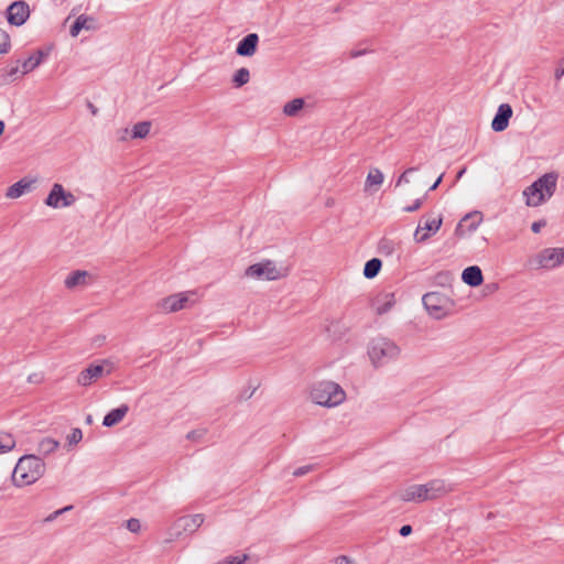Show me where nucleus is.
I'll use <instances>...</instances> for the list:
<instances>
[{
	"label": "nucleus",
	"mask_w": 564,
	"mask_h": 564,
	"mask_svg": "<svg viewBox=\"0 0 564 564\" xmlns=\"http://www.w3.org/2000/svg\"><path fill=\"white\" fill-rule=\"evenodd\" d=\"M32 183H33V181H31V180L22 178V180L18 181L17 183L12 184L8 188L6 196L8 198H12V199L19 198L24 193H26L28 191L31 189Z\"/></svg>",
	"instance_id": "obj_20"
},
{
	"label": "nucleus",
	"mask_w": 564,
	"mask_h": 564,
	"mask_svg": "<svg viewBox=\"0 0 564 564\" xmlns=\"http://www.w3.org/2000/svg\"><path fill=\"white\" fill-rule=\"evenodd\" d=\"M556 184V173L551 172L539 177L523 191V196L527 198V205L538 207L546 202L554 195Z\"/></svg>",
	"instance_id": "obj_3"
},
{
	"label": "nucleus",
	"mask_w": 564,
	"mask_h": 564,
	"mask_svg": "<svg viewBox=\"0 0 564 564\" xmlns=\"http://www.w3.org/2000/svg\"><path fill=\"white\" fill-rule=\"evenodd\" d=\"M334 564H357L352 558L346 555H339L334 558Z\"/></svg>",
	"instance_id": "obj_41"
},
{
	"label": "nucleus",
	"mask_w": 564,
	"mask_h": 564,
	"mask_svg": "<svg viewBox=\"0 0 564 564\" xmlns=\"http://www.w3.org/2000/svg\"><path fill=\"white\" fill-rule=\"evenodd\" d=\"M247 560V556L243 555L242 557L235 556V557H228L226 558L224 564H243Z\"/></svg>",
	"instance_id": "obj_42"
},
{
	"label": "nucleus",
	"mask_w": 564,
	"mask_h": 564,
	"mask_svg": "<svg viewBox=\"0 0 564 564\" xmlns=\"http://www.w3.org/2000/svg\"><path fill=\"white\" fill-rule=\"evenodd\" d=\"M129 411L128 404H121L119 408L109 411L102 421V425L111 427L120 423Z\"/></svg>",
	"instance_id": "obj_19"
},
{
	"label": "nucleus",
	"mask_w": 564,
	"mask_h": 564,
	"mask_svg": "<svg viewBox=\"0 0 564 564\" xmlns=\"http://www.w3.org/2000/svg\"><path fill=\"white\" fill-rule=\"evenodd\" d=\"M10 46L11 44L9 34L0 28V54L8 53Z\"/></svg>",
	"instance_id": "obj_33"
},
{
	"label": "nucleus",
	"mask_w": 564,
	"mask_h": 564,
	"mask_svg": "<svg viewBox=\"0 0 564 564\" xmlns=\"http://www.w3.org/2000/svg\"><path fill=\"white\" fill-rule=\"evenodd\" d=\"M204 435V431H191L187 433L186 437L192 441H196Z\"/></svg>",
	"instance_id": "obj_44"
},
{
	"label": "nucleus",
	"mask_w": 564,
	"mask_h": 564,
	"mask_svg": "<svg viewBox=\"0 0 564 564\" xmlns=\"http://www.w3.org/2000/svg\"><path fill=\"white\" fill-rule=\"evenodd\" d=\"M250 80V72L246 67H241L234 74L232 83L234 86L239 88L246 85Z\"/></svg>",
	"instance_id": "obj_26"
},
{
	"label": "nucleus",
	"mask_w": 564,
	"mask_h": 564,
	"mask_svg": "<svg viewBox=\"0 0 564 564\" xmlns=\"http://www.w3.org/2000/svg\"><path fill=\"white\" fill-rule=\"evenodd\" d=\"M443 223L442 216H438L437 218L433 219H425L422 218L417 225V228L414 232V239L416 242H424L426 241L432 234H435L438 231Z\"/></svg>",
	"instance_id": "obj_9"
},
{
	"label": "nucleus",
	"mask_w": 564,
	"mask_h": 564,
	"mask_svg": "<svg viewBox=\"0 0 564 564\" xmlns=\"http://www.w3.org/2000/svg\"><path fill=\"white\" fill-rule=\"evenodd\" d=\"M187 301L188 297L184 294H173L160 302V308L165 313L177 312L185 306Z\"/></svg>",
	"instance_id": "obj_14"
},
{
	"label": "nucleus",
	"mask_w": 564,
	"mask_h": 564,
	"mask_svg": "<svg viewBox=\"0 0 564 564\" xmlns=\"http://www.w3.org/2000/svg\"><path fill=\"white\" fill-rule=\"evenodd\" d=\"M127 528L132 533H138L141 529V523L138 519L131 518L127 521Z\"/></svg>",
	"instance_id": "obj_36"
},
{
	"label": "nucleus",
	"mask_w": 564,
	"mask_h": 564,
	"mask_svg": "<svg viewBox=\"0 0 564 564\" xmlns=\"http://www.w3.org/2000/svg\"><path fill=\"white\" fill-rule=\"evenodd\" d=\"M259 44V36L257 33H249L239 41L236 47V54L243 57L253 56L257 52Z\"/></svg>",
	"instance_id": "obj_13"
},
{
	"label": "nucleus",
	"mask_w": 564,
	"mask_h": 564,
	"mask_svg": "<svg viewBox=\"0 0 564 564\" xmlns=\"http://www.w3.org/2000/svg\"><path fill=\"white\" fill-rule=\"evenodd\" d=\"M381 267H382L381 260L378 258H372L366 262L365 268H364V275L367 279H373L380 272Z\"/></svg>",
	"instance_id": "obj_22"
},
{
	"label": "nucleus",
	"mask_w": 564,
	"mask_h": 564,
	"mask_svg": "<svg viewBox=\"0 0 564 564\" xmlns=\"http://www.w3.org/2000/svg\"><path fill=\"white\" fill-rule=\"evenodd\" d=\"M129 133V130L128 129H124L122 131V135L120 137V140H126L127 139V134Z\"/></svg>",
	"instance_id": "obj_51"
},
{
	"label": "nucleus",
	"mask_w": 564,
	"mask_h": 564,
	"mask_svg": "<svg viewBox=\"0 0 564 564\" xmlns=\"http://www.w3.org/2000/svg\"><path fill=\"white\" fill-rule=\"evenodd\" d=\"M446 301L447 299L438 292H430L422 297L424 307L435 318H442L445 315Z\"/></svg>",
	"instance_id": "obj_7"
},
{
	"label": "nucleus",
	"mask_w": 564,
	"mask_h": 564,
	"mask_svg": "<svg viewBox=\"0 0 564 564\" xmlns=\"http://www.w3.org/2000/svg\"><path fill=\"white\" fill-rule=\"evenodd\" d=\"M451 487L444 480L434 479L423 485H412L405 488L400 497L403 501L423 502L426 500H435L451 491Z\"/></svg>",
	"instance_id": "obj_2"
},
{
	"label": "nucleus",
	"mask_w": 564,
	"mask_h": 564,
	"mask_svg": "<svg viewBox=\"0 0 564 564\" xmlns=\"http://www.w3.org/2000/svg\"><path fill=\"white\" fill-rule=\"evenodd\" d=\"M45 473L44 462L35 455L22 456L12 473V481L18 487L29 486L39 480Z\"/></svg>",
	"instance_id": "obj_1"
},
{
	"label": "nucleus",
	"mask_w": 564,
	"mask_h": 564,
	"mask_svg": "<svg viewBox=\"0 0 564 564\" xmlns=\"http://www.w3.org/2000/svg\"><path fill=\"white\" fill-rule=\"evenodd\" d=\"M546 225L544 220L534 221L531 225V230L535 234L540 232V230Z\"/></svg>",
	"instance_id": "obj_43"
},
{
	"label": "nucleus",
	"mask_w": 564,
	"mask_h": 564,
	"mask_svg": "<svg viewBox=\"0 0 564 564\" xmlns=\"http://www.w3.org/2000/svg\"><path fill=\"white\" fill-rule=\"evenodd\" d=\"M30 17V8L24 1H14L7 9V20L11 25L21 26Z\"/></svg>",
	"instance_id": "obj_8"
},
{
	"label": "nucleus",
	"mask_w": 564,
	"mask_h": 564,
	"mask_svg": "<svg viewBox=\"0 0 564 564\" xmlns=\"http://www.w3.org/2000/svg\"><path fill=\"white\" fill-rule=\"evenodd\" d=\"M44 203L55 209L70 207L76 203V196L66 191L62 184L55 183Z\"/></svg>",
	"instance_id": "obj_6"
},
{
	"label": "nucleus",
	"mask_w": 564,
	"mask_h": 564,
	"mask_svg": "<svg viewBox=\"0 0 564 564\" xmlns=\"http://www.w3.org/2000/svg\"><path fill=\"white\" fill-rule=\"evenodd\" d=\"M313 469V466L312 465H306V466H302V467H299L296 468L294 471H293V475L295 477H301L307 473H310L311 470Z\"/></svg>",
	"instance_id": "obj_40"
},
{
	"label": "nucleus",
	"mask_w": 564,
	"mask_h": 564,
	"mask_svg": "<svg viewBox=\"0 0 564 564\" xmlns=\"http://www.w3.org/2000/svg\"><path fill=\"white\" fill-rule=\"evenodd\" d=\"M88 107H89V109H90V111H91V113H93V115H96V113H97V111H98V110H97V108H96L93 104H90V102H89V104H88Z\"/></svg>",
	"instance_id": "obj_50"
},
{
	"label": "nucleus",
	"mask_w": 564,
	"mask_h": 564,
	"mask_svg": "<svg viewBox=\"0 0 564 564\" xmlns=\"http://www.w3.org/2000/svg\"><path fill=\"white\" fill-rule=\"evenodd\" d=\"M423 204V198H417L413 202V204L409 205V206H405L403 208V212L405 213H413V212H416L417 209L421 208Z\"/></svg>",
	"instance_id": "obj_37"
},
{
	"label": "nucleus",
	"mask_w": 564,
	"mask_h": 564,
	"mask_svg": "<svg viewBox=\"0 0 564 564\" xmlns=\"http://www.w3.org/2000/svg\"><path fill=\"white\" fill-rule=\"evenodd\" d=\"M311 399L321 406L334 408L345 401L346 392L334 381H321L312 387Z\"/></svg>",
	"instance_id": "obj_5"
},
{
	"label": "nucleus",
	"mask_w": 564,
	"mask_h": 564,
	"mask_svg": "<svg viewBox=\"0 0 564 564\" xmlns=\"http://www.w3.org/2000/svg\"><path fill=\"white\" fill-rule=\"evenodd\" d=\"M4 131V122L0 120V135L3 133Z\"/></svg>",
	"instance_id": "obj_52"
},
{
	"label": "nucleus",
	"mask_w": 564,
	"mask_h": 564,
	"mask_svg": "<svg viewBox=\"0 0 564 564\" xmlns=\"http://www.w3.org/2000/svg\"><path fill=\"white\" fill-rule=\"evenodd\" d=\"M399 533L401 536H408L412 533V527L410 524H404L401 527Z\"/></svg>",
	"instance_id": "obj_45"
},
{
	"label": "nucleus",
	"mask_w": 564,
	"mask_h": 564,
	"mask_svg": "<svg viewBox=\"0 0 564 564\" xmlns=\"http://www.w3.org/2000/svg\"><path fill=\"white\" fill-rule=\"evenodd\" d=\"M564 75V66L555 70V78L560 79Z\"/></svg>",
	"instance_id": "obj_49"
},
{
	"label": "nucleus",
	"mask_w": 564,
	"mask_h": 564,
	"mask_svg": "<svg viewBox=\"0 0 564 564\" xmlns=\"http://www.w3.org/2000/svg\"><path fill=\"white\" fill-rule=\"evenodd\" d=\"M304 106V100L302 98H295L289 102H286L283 107V112L286 116H295Z\"/></svg>",
	"instance_id": "obj_29"
},
{
	"label": "nucleus",
	"mask_w": 564,
	"mask_h": 564,
	"mask_svg": "<svg viewBox=\"0 0 564 564\" xmlns=\"http://www.w3.org/2000/svg\"><path fill=\"white\" fill-rule=\"evenodd\" d=\"M151 130V122L150 121H141L133 126L131 131V138L132 139H142L145 138Z\"/></svg>",
	"instance_id": "obj_24"
},
{
	"label": "nucleus",
	"mask_w": 564,
	"mask_h": 564,
	"mask_svg": "<svg viewBox=\"0 0 564 564\" xmlns=\"http://www.w3.org/2000/svg\"><path fill=\"white\" fill-rule=\"evenodd\" d=\"M416 170H417V167H409V169H406V170H405V171H404V172L399 176V178L397 180V184H395V185H397V186H400V185H402V184H408V183L410 182V180H409L408 175H409L410 173L415 172Z\"/></svg>",
	"instance_id": "obj_35"
},
{
	"label": "nucleus",
	"mask_w": 564,
	"mask_h": 564,
	"mask_svg": "<svg viewBox=\"0 0 564 564\" xmlns=\"http://www.w3.org/2000/svg\"><path fill=\"white\" fill-rule=\"evenodd\" d=\"M58 447V442L51 438L45 437L39 443V453L42 455H50Z\"/></svg>",
	"instance_id": "obj_28"
},
{
	"label": "nucleus",
	"mask_w": 564,
	"mask_h": 564,
	"mask_svg": "<svg viewBox=\"0 0 564 564\" xmlns=\"http://www.w3.org/2000/svg\"><path fill=\"white\" fill-rule=\"evenodd\" d=\"M462 280L469 286H479L484 281L481 269L478 265L466 268L462 273Z\"/></svg>",
	"instance_id": "obj_17"
},
{
	"label": "nucleus",
	"mask_w": 564,
	"mask_h": 564,
	"mask_svg": "<svg viewBox=\"0 0 564 564\" xmlns=\"http://www.w3.org/2000/svg\"><path fill=\"white\" fill-rule=\"evenodd\" d=\"M15 447V438L12 434L0 431V454L8 453Z\"/></svg>",
	"instance_id": "obj_23"
},
{
	"label": "nucleus",
	"mask_w": 564,
	"mask_h": 564,
	"mask_svg": "<svg viewBox=\"0 0 564 564\" xmlns=\"http://www.w3.org/2000/svg\"><path fill=\"white\" fill-rule=\"evenodd\" d=\"M564 263L563 248H547L539 254V264L541 268L552 269Z\"/></svg>",
	"instance_id": "obj_11"
},
{
	"label": "nucleus",
	"mask_w": 564,
	"mask_h": 564,
	"mask_svg": "<svg viewBox=\"0 0 564 564\" xmlns=\"http://www.w3.org/2000/svg\"><path fill=\"white\" fill-rule=\"evenodd\" d=\"M279 278H280V272L276 269L275 264L272 261L264 262L263 279L272 281V280H276Z\"/></svg>",
	"instance_id": "obj_30"
},
{
	"label": "nucleus",
	"mask_w": 564,
	"mask_h": 564,
	"mask_svg": "<svg viewBox=\"0 0 564 564\" xmlns=\"http://www.w3.org/2000/svg\"><path fill=\"white\" fill-rule=\"evenodd\" d=\"M83 438V432L80 429H73L67 440L69 444H77Z\"/></svg>",
	"instance_id": "obj_34"
},
{
	"label": "nucleus",
	"mask_w": 564,
	"mask_h": 564,
	"mask_svg": "<svg viewBox=\"0 0 564 564\" xmlns=\"http://www.w3.org/2000/svg\"><path fill=\"white\" fill-rule=\"evenodd\" d=\"M72 508H73L72 506H67V507H65V508H62V509H59V510H56V511H54L53 513H51V514L45 519V521L51 522V521L55 520L59 514H62V513H64V512H66V511L70 510Z\"/></svg>",
	"instance_id": "obj_39"
},
{
	"label": "nucleus",
	"mask_w": 564,
	"mask_h": 564,
	"mask_svg": "<svg viewBox=\"0 0 564 564\" xmlns=\"http://www.w3.org/2000/svg\"><path fill=\"white\" fill-rule=\"evenodd\" d=\"M383 183L382 172L375 167L371 169L366 178V187L380 186Z\"/></svg>",
	"instance_id": "obj_25"
},
{
	"label": "nucleus",
	"mask_w": 564,
	"mask_h": 564,
	"mask_svg": "<svg viewBox=\"0 0 564 564\" xmlns=\"http://www.w3.org/2000/svg\"><path fill=\"white\" fill-rule=\"evenodd\" d=\"M264 262L256 263L247 268L246 275L249 278L263 279Z\"/></svg>",
	"instance_id": "obj_31"
},
{
	"label": "nucleus",
	"mask_w": 564,
	"mask_h": 564,
	"mask_svg": "<svg viewBox=\"0 0 564 564\" xmlns=\"http://www.w3.org/2000/svg\"><path fill=\"white\" fill-rule=\"evenodd\" d=\"M204 522L203 514H193V516H186L181 517L176 521L177 528L182 529L185 532H195Z\"/></svg>",
	"instance_id": "obj_16"
},
{
	"label": "nucleus",
	"mask_w": 564,
	"mask_h": 564,
	"mask_svg": "<svg viewBox=\"0 0 564 564\" xmlns=\"http://www.w3.org/2000/svg\"><path fill=\"white\" fill-rule=\"evenodd\" d=\"M19 72H20V69H19L18 66L11 67L8 70V76L11 77V78H15V76L18 75Z\"/></svg>",
	"instance_id": "obj_46"
},
{
	"label": "nucleus",
	"mask_w": 564,
	"mask_h": 564,
	"mask_svg": "<svg viewBox=\"0 0 564 564\" xmlns=\"http://www.w3.org/2000/svg\"><path fill=\"white\" fill-rule=\"evenodd\" d=\"M88 276L87 271L76 270L73 271L66 279H65V286L67 289H74L75 286L85 284L86 278Z\"/></svg>",
	"instance_id": "obj_21"
},
{
	"label": "nucleus",
	"mask_w": 564,
	"mask_h": 564,
	"mask_svg": "<svg viewBox=\"0 0 564 564\" xmlns=\"http://www.w3.org/2000/svg\"><path fill=\"white\" fill-rule=\"evenodd\" d=\"M464 173H465V169H463V170L458 173L457 177H460Z\"/></svg>",
	"instance_id": "obj_53"
},
{
	"label": "nucleus",
	"mask_w": 564,
	"mask_h": 564,
	"mask_svg": "<svg viewBox=\"0 0 564 564\" xmlns=\"http://www.w3.org/2000/svg\"><path fill=\"white\" fill-rule=\"evenodd\" d=\"M395 294L393 292H386L377 296L375 301L376 312L378 315L388 313L395 304Z\"/></svg>",
	"instance_id": "obj_18"
},
{
	"label": "nucleus",
	"mask_w": 564,
	"mask_h": 564,
	"mask_svg": "<svg viewBox=\"0 0 564 564\" xmlns=\"http://www.w3.org/2000/svg\"><path fill=\"white\" fill-rule=\"evenodd\" d=\"M401 354V348L390 338L376 337L368 345V356L375 368L387 366L395 361Z\"/></svg>",
	"instance_id": "obj_4"
},
{
	"label": "nucleus",
	"mask_w": 564,
	"mask_h": 564,
	"mask_svg": "<svg viewBox=\"0 0 564 564\" xmlns=\"http://www.w3.org/2000/svg\"><path fill=\"white\" fill-rule=\"evenodd\" d=\"M512 108L509 104H501L491 121V129L496 132L506 130L512 117Z\"/></svg>",
	"instance_id": "obj_12"
},
{
	"label": "nucleus",
	"mask_w": 564,
	"mask_h": 564,
	"mask_svg": "<svg viewBox=\"0 0 564 564\" xmlns=\"http://www.w3.org/2000/svg\"><path fill=\"white\" fill-rule=\"evenodd\" d=\"M366 52H367V50H364V51H351V52H350V56H351L352 58H356V57L361 56V55H362V54H365Z\"/></svg>",
	"instance_id": "obj_47"
},
{
	"label": "nucleus",
	"mask_w": 564,
	"mask_h": 564,
	"mask_svg": "<svg viewBox=\"0 0 564 564\" xmlns=\"http://www.w3.org/2000/svg\"><path fill=\"white\" fill-rule=\"evenodd\" d=\"M481 220H482L481 213L475 212L474 214L466 215L462 219V223L466 224V226L468 228V231H474V230H476L478 228V226L480 225Z\"/></svg>",
	"instance_id": "obj_27"
},
{
	"label": "nucleus",
	"mask_w": 564,
	"mask_h": 564,
	"mask_svg": "<svg viewBox=\"0 0 564 564\" xmlns=\"http://www.w3.org/2000/svg\"><path fill=\"white\" fill-rule=\"evenodd\" d=\"M96 19L86 14H80L75 22L72 24L69 33L73 37H76L82 30H95Z\"/></svg>",
	"instance_id": "obj_15"
},
{
	"label": "nucleus",
	"mask_w": 564,
	"mask_h": 564,
	"mask_svg": "<svg viewBox=\"0 0 564 564\" xmlns=\"http://www.w3.org/2000/svg\"><path fill=\"white\" fill-rule=\"evenodd\" d=\"M442 178H443V175H440V176L437 177V180L434 182V184L430 187V191H434V189H436V188H437V186L441 184Z\"/></svg>",
	"instance_id": "obj_48"
},
{
	"label": "nucleus",
	"mask_w": 564,
	"mask_h": 564,
	"mask_svg": "<svg viewBox=\"0 0 564 564\" xmlns=\"http://www.w3.org/2000/svg\"><path fill=\"white\" fill-rule=\"evenodd\" d=\"M104 365L111 366V362L105 359L101 365H90L82 370L77 376V383L82 387H88L97 381L104 375Z\"/></svg>",
	"instance_id": "obj_10"
},
{
	"label": "nucleus",
	"mask_w": 564,
	"mask_h": 564,
	"mask_svg": "<svg viewBox=\"0 0 564 564\" xmlns=\"http://www.w3.org/2000/svg\"><path fill=\"white\" fill-rule=\"evenodd\" d=\"M50 48L47 50H37L32 55L35 59H39V64H41L45 58L50 56Z\"/></svg>",
	"instance_id": "obj_38"
},
{
	"label": "nucleus",
	"mask_w": 564,
	"mask_h": 564,
	"mask_svg": "<svg viewBox=\"0 0 564 564\" xmlns=\"http://www.w3.org/2000/svg\"><path fill=\"white\" fill-rule=\"evenodd\" d=\"M37 66H40L39 59H35L34 56L31 55L22 63L21 74H29L30 72L34 70Z\"/></svg>",
	"instance_id": "obj_32"
}]
</instances>
